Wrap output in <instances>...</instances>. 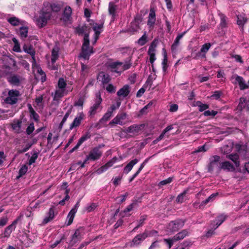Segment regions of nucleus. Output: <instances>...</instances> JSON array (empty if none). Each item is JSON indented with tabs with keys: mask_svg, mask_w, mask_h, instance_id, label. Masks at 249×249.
I'll use <instances>...</instances> for the list:
<instances>
[{
	"mask_svg": "<svg viewBox=\"0 0 249 249\" xmlns=\"http://www.w3.org/2000/svg\"><path fill=\"white\" fill-rule=\"evenodd\" d=\"M85 233V228L83 227H80L76 229L71 235L70 239L66 242L68 248H71L79 243L83 239Z\"/></svg>",
	"mask_w": 249,
	"mask_h": 249,
	"instance_id": "1",
	"label": "nucleus"
},
{
	"mask_svg": "<svg viewBox=\"0 0 249 249\" xmlns=\"http://www.w3.org/2000/svg\"><path fill=\"white\" fill-rule=\"evenodd\" d=\"M52 16V14L50 12L49 9H47L43 5V7L39 12V15L36 20V25L40 28L44 27L51 19Z\"/></svg>",
	"mask_w": 249,
	"mask_h": 249,
	"instance_id": "2",
	"label": "nucleus"
},
{
	"mask_svg": "<svg viewBox=\"0 0 249 249\" xmlns=\"http://www.w3.org/2000/svg\"><path fill=\"white\" fill-rule=\"evenodd\" d=\"M210 162L208 165V171L213 173L215 171L219 173L220 171L221 161L219 156L215 155L211 156L209 159Z\"/></svg>",
	"mask_w": 249,
	"mask_h": 249,
	"instance_id": "3",
	"label": "nucleus"
},
{
	"mask_svg": "<svg viewBox=\"0 0 249 249\" xmlns=\"http://www.w3.org/2000/svg\"><path fill=\"white\" fill-rule=\"evenodd\" d=\"M96 97L94 104L90 107L89 111L88 113L89 116H94L97 112L101 111L102 109V106H101L102 99L100 92L96 94Z\"/></svg>",
	"mask_w": 249,
	"mask_h": 249,
	"instance_id": "4",
	"label": "nucleus"
},
{
	"mask_svg": "<svg viewBox=\"0 0 249 249\" xmlns=\"http://www.w3.org/2000/svg\"><path fill=\"white\" fill-rule=\"evenodd\" d=\"M20 96L19 91L16 89L10 90L8 92L7 97L4 99L6 104L14 105L18 102V98Z\"/></svg>",
	"mask_w": 249,
	"mask_h": 249,
	"instance_id": "5",
	"label": "nucleus"
},
{
	"mask_svg": "<svg viewBox=\"0 0 249 249\" xmlns=\"http://www.w3.org/2000/svg\"><path fill=\"white\" fill-rule=\"evenodd\" d=\"M43 5L49 9L50 12L52 14V12L58 13L60 12L64 7V3L62 1L57 2L50 3L49 2H44Z\"/></svg>",
	"mask_w": 249,
	"mask_h": 249,
	"instance_id": "6",
	"label": "nucleus"
},
{
	"mask_svg": "<svg viewBox=\"0 0 249 249\" xmlns=\"http://www.w3.org/2000/svg\"><path fill=\"white\" fill-rule=\"evenodd\" d=\"M185 222V220L182 219H177L176 220L172 221L169 224V229L172 232H177L179 229L183 228Z\"/></svg>",
	"mask_w": 249,
	"mask_h": 249,
	"instance_id": "7",
	"label": "nucleus"
},
{
	"mask_svg": "<svg viewBox=\"0 0 249 249\" xmlns=\"http://www.w3.org/2000/svg\"><path fill=\"white\" fill-rule=\"evenodd\" d=\"M93 53L92 47H90L89 45H82L81 52L79 54V57H82L85 60H88L89 56Z\"/></svg>",
	"mask_w": 249,
	"mask_h": 249,
	"instance_id": "8",
	"label": "nucleus"
},
{
	"mask_svg": "<svg viewBox=\"0 0 249 249\" xmlns=\"http://www.w3.org/2000/svg\"><path fill=\"white\" fill-rule=\"evenodd\" d=\"M102 155V152L99 147H96L93 148L88 155V158L90 159V160L95 161L100 159Z\"/></svg>",
	"mask_w": 249,
	"mask_h": 249,
	"instance_id": "9",
	"label": "nucleus"
},
{
	"mask_svg": "<svg viewBox=\"0 0 249 249\" xmlns=\"http://www.w3.org/2000/svg\"><path fill=\"white\" fill-rule=\"evenodd\" d=\"M126 114L123 112L117 115L109 123V125L113 124H119L123 125L124 124V121L126 119Z\"/></svg>",
	"mask_w": 249,
	"mask_h": 249,
	"instance_id": "10",
	"label": "nucleus"
},
{
	"mask_svg": "<svg viewBox=\"0 0 249 249\" xmlns=\"http://www.w3.org/2000/svg\"><path fill=\"white\" fill-rule=\"evenodd\" d=\"M123 65V62L116 61L114 62L110 63L108 65V68L110 70V71L112 72H115L120 75L121 72V66Z\"/></svg>",
	"mask_w": 249,
	"mask_h": 249,
	"instance_id": "11",
	"label": "nucleus"
},
{
	"mask_svg": "<svg viewBox=\"0 0 249 249\" xmlns=\"http://www.w3.org/2000/svg\"><path fill=\"white\" fill-rule=\"evenodd\" d=\"M72 9L70 6H66L63 11L61 19L65 22H68L71 19Z\"/></svg>",
	"mask_w": 249,
	"mask_h": 249,
	"instance_id": "12",
	"label": "nucleus"
},
{
	"mask_svg": "<svg viewBox=\"0 0 249 249\" xmlns=\"http://www.w3.org/2000/svg\"><path fill=\"white\" fill-rule=\"evenodd\" d=\"M146 236L144 232L137 234L133 239L130 246L132 247L140 245L146 239Z\"/></svg>",
	"mask_w": 249,
	"mask_h": 249,
	"instance_id": "13",
	"label": "nucleus"
},
{
	"mask_svg": "<svg viewBox=\"0 0 249 249\" xmlns=\"http://www.w3.org/2000/svg\"><path fill=\"white\" fill-rule=\"evenodd\" d=\"M55 217L54 208L53 207H51L48 212L47 213V216L43 219L42 224L45 225L53 220Z\"/></svg>",
	"mask_w": 249,
	"mask_h": 249,
	"instance_id": "14",
	"label": "nucleus"
},
{
	"mask_svg": "<svg viewBox=\"0 0 249 249\" xmlns=\"http://www.w3.org/2000/svg\"><path fill=\"white\" fill-rule=\"evenodd\" d=\"M104 22H101L100 24L95 23L93 27V30L95 32L94 34V41L93 43H95L99 38V35L102 31L103 28Z\"/></svg>",
	"mask_w": 249,
	"mask_h": 249,
	"instance_id": "15",
	"label": "nucleus"
},
{
	"mask_svg": "<svg viewBox=\"0 0 249 249\" xmlns=\"http://www.w3.org/2000/svg\"><path fill=\"white\" fill-rule=\"evenodd\" d=\"M23 50L25 52L30 54L32 56L33 65H35L36 63L35 59V51L33 47L31 45H24L23 46Z\"/></svg>",
	"mask_w": 249,
	"mask_h": 249,
	"instance_id": "16",
	"label": "nucleus"
},
{
	"mask_svg": "<svg viewBox=\"0 0 249 249\" xmlns=\"http://www.w3.org/2000/svg\"><path fill=\"white\" fill-rule=\"evenodd\" d=\"M84 116L83 112L79 113L78 116L75 118L70 125V129L72 130L73 128L78 126L80 124L81 121L83 120Z\"/></svg>",
	"mask_w": 249,
	"mask_h": 249,
	"instance_id": "17",
	"label": "nucleus"
},
{
	"mask_svg": "<svg viewBox=\"0 0 249 249\" xmlns=\"http://www.w3.org/2000/svg\"><path fill=\"white\" fill-rule=\"evenodd\" d=\"M9 83L12 85L18 86L21 81V77L15 74H10V76L7 78Z\"/></svg>",
	"mask_w": 249,
	"mask_h": 249,
	"instance_id": "18",
	"label": "nucleus"
},
{
	"mask_svg": "<svg viewBox=\"0 0 249 249\" xmlns=\"http://www.w3.org/2000/svg\"><path fill=\"white\" fill-rule=\"evenodd\" d=\"M130 88L128 85H125L120 89L117 92V95L119 97L125 98L128 95L130 92Z\"/></svg>",
	"mask_w": 249,
	"mask_h": 249,
	"instance_id": "19",
	"label": "nucleus"
},
{
	"mask_svg": "<svg viewBox=\"0 0 249 249\" xmlns=\"http://www.w3.org/2000/svg\"><path fill=\"white\" fill-rule=\"evenodd\" d=\"M156 21V14L153 8H151L148 17L147 24L150 27H153Z\"/></svg>",
	"mask_w": 249,
	"mask_h": 249,
	"instance_id": "20",
	"label": "nucleus"
},
{
	"mask_svg": "<svg viewBox=\"0 0 249 249\" xmlns=\"http://www.w3.org/2000/svg\"><path fill=\"white\" fill-rule=\"evenodd\" d=\"M211 46L210 43H207L202 45L200 52H199L196 56L202 58H206V53L209 51Z\"/></svg>",
	"mask_w": 249,
	"mask_h": 249,
	"instance_id": "21",
	"label": "nucleus"
},
{
	"mask_svg": "<svg viewBox=\"0 0 249 249\" xmlns=\"http://www.w3.org/2000/svg\"><path fill=\"white\" fill-rule=\"evenodd\" d=\"M190 231L188 229L182 230L181 231L177 233L173 236V239L175 241H178L184 239L185 237L188 236Z\"/></svg>",
	"mask_w": 249,
	"mask_h": 249,
	"instance_id": "22",
	"label": "nucleus"
},
{
	"mask_svg": "<svg viewBox=\"0 0 249 249\" xmlns=\"http://www.w3.org/2000/svg\"><path fill=\"white\" fill-rule=\"evenodd\" d=\"M143 124H133L125 129L124 131L126 133H130L136 134L139 132V131L141 129V127L142 126Z\"/></svg>",
	"mask_w": 249,
	"mask_h": 249,
	"instance_id": "23",
	"label": "nucleus"
},
{
	"mask_svg": "<svg viewBox=\"0 0 249 249\" xmlns=\"http://www.w3.org/2000/svg\"><path fill=\"white\" fill-rule=\"evenodd\" d=\"M115 109V106L113 105H112L108 109L107 112L104 115L103 117L100 119V122L102 123L107 121L112 116V112Z\"/></svg>",
	"mask_w": 249,
	"mask_h": 249,
	"instance_id": "24",
	"label": "nucleus"
},
{
	"mask_svg": "<svg viewBox=\"0 0 249 249\" xmlns=\"http://www.w3.org/2000/svg\"><path fill=\"white\" fill-rule=\"evenodd\" d=\"M90 137V135L89 133H87L86 135L82 136L78 140L77 144L73 148L70 150L69 153H72L75 150H77L79 147V146L82 144V143L86 141L87 139H89Z\"/></svg>",
	"mask_w": 249,
	"mask_h": 249,
	"instance_id": "25",
	"label": "nucleus"
},
{
	"mask_svg": "<svg viewBox=\"0 0 249 249\" xmlns=\"http://www.w3.org/2000/svg\"><path fill=\"white\" fill-rule=\"evenodd\" d=\"M239 154L245 158H249V148L246 145H240L238 147Z\"/></svg>",
	"mask_w": 249,
	"mask_h": 249,
	"instance_id": "26",
	"label": "nucleus"
},
{
	"mask_svg": "<svg viewBox=\"0 0 249 249\" xmlns=\"http://www.w3.org/2000/svg\"><path fill=\"white\" fill-rule=\"evenodd\" d=\"M78 209L73 207L69 213L67 215V219H68V221L67 224V226H69L73 222L74 217L75 216V214L77 211Z\"/></svg>",
	"mask_w": 249,
	"mask_h": 249,
	"instance_id": "27",
	"label": "nucleus"
},
{
	"mask_svg": "<svg viewBox=\"0 0 249 249\" xmlns=\"http://www.w3.org/2000/svg\"><path fill=\"white\" fill-rule=\"evenodd\" d=\"M223 169L227 171H232L235 168L233 165L229 161L221 162L220 170Z\"/></svg>",
	"mask_w": 249,
	"mask_h": 249,
	"instance_id": "28",
	"label": "nucleus"
},
{
	"mask_svg": "<svg viewBox=\"0 0 249 249\" xmlns=\"http://www.w3.org/2000/svg\"><path fill=\"white\" fill-rule=\"evenodd\" d=\"M235 80L238 82L241 90H244L249 88L248 85L246 83L243 78L240 76H237Z\"/></svg>",
	"mask_w": 249,
	"mask_h": 249,
	"instance_id": "29",
	"label": "nucleus"
},
{
	"mask_svg": "<svg viewBox=\"0 0 249 249\" xmlns=\"http://www.w3.org/2000/svg\"><path fill=\"white\" fill-rule=\"evenodd\" d=\"M138 161H139V160L137 159L132 160L124 168V172L125 174H127L129 172H130L132 170V169L133 167L134 166V165H135L136 163H137Z\"/></svg>",
	"mask_w": 249,
	"mask_h": 249,
	"instance_id": "30",
	"label": "nucleus"
},
{
	"mask_svg": "<svg viewBox=\"0 0 249 249\" xmlns=\"http://www.w3.org/2000/svg\"><path fill=\"white\" fill-rule=\"evenodd\" d=\"M248 18L244 14L237 15V24L243 28L244 25L247 22Z\"/></svg>",
	"mask_w": 249,
	"mask_h": 249,
	"instance_id": "31",
	"label": "nucleus"
},
{
	"mask_svg": "<svg viewBox=\"0 0 249 249\" xmlns=\"http://www.w3.org/2000/svg\"><path fill=\"white\" fill-rule=\"evenodd\" d=\"M22 121L20 120H15L11 124L12 128L16 133H19L21 127Z\"/></svg>",
	"mask_w": 249,
	"mask_h": 249,
	"instance_id": "32",
	"label": "nucleus"
},
{
	"mask_svg": "<svg viewBox=\"0 0 249 249\" xmlns=\"http://www.w3.org/2000/svg\"><path fill=\"white\" fill-rule=\"evenodd\" d=\"M163 55V59L162 62V70L163 71H166L168 67L167 62H168V57L167 53L166 51V50L163 48L162 49Z\"/></svg>",
	"mask_w": 249,
	"mask_h": 249,
	"instance_id": "33",
	"label": "nucleus"
},
{
	"mask_svg": "<svg viewBox=\"0 0 249 249\" xmlns=\"http://www.w3.org/2000/svg\"><path fill=\"white\" fill-rule=\"evenodd\" d=\"M185 33H186V32H184L180 34H179L177 36V37L176 38V39L174 41V42L173 43V44L172 45V50H175L177 48L179 44L180 39L183 36L185 35Z\"/></svg>",
	"mask_w": 249,
	"mask_h": 249,
	"instance_id": "34",
	"label": "nucleus"
},
{
	"mask_svg": "<svg viewBox=\"0 0 249 249\" xmlns=\"http://www.w3.org/2000/svg\"><path fill=\"white\" fill-rule=\"evenodd\" d=\"M150 158L151 157H149L144 160V161L142 163L140 167L138 169V171L133 175L132 177L130 179V181L133 180L138 175V174L140 173V172L141 171V170L142 169V168L144 167L145 164L147 163Z\"/></svg>",
	"mask_w": 249,
	"mask_h": 249,
	"instance_id": "35",
	"label": "nucleus"
},
{
	"mask_svg": "<svg viewBox=\"0 0 249 249\" xmlns=\"http://www.w3.org/2000/svg\"><path fill=\"white\" fill-rule=\"evenodd\" d=\"M28 33V28L27 27L22 26L19 28V34L20 37L24 39L27 37Z\"/></svg>",
	"mask_w": 249,
	"mask_h": 249,
	"instance_id": "36",
	"label": "nucleus"
},
{
	"mask_svg": "<svg viewBox=\"0 0 249 249\" xmlns=\"http://www.w3.org/2000/svg\"><path fill=\"white\" fill-rule=\"evenodd\" d=\"M218 193H214L210 195L207 199H206L205 200L203 201L201 203V206L206 205L208 203L211 202H213L216 196H217Z\"/></svg>",
	"mask_w": 249,
	"mask_h": 249,
	"instance_id": "37",
	"label": "nucleus"
},
{
	"mask_svg": "<svg viewBox=\"0 0 249 249\" xmlns=\"http://www.w3.org/2000/svg\"><path fill=\"white\" fill-rule=\"evenodd\" d=\"M237 109L240 111L244 109H247V101L245 98L242 97L240 99V102L237 106Z\"/></svg>",
	"mask_w": 249,
	"mask_h": 249,
	"instance_id": "38",
	"label": "nucleus"
},
{
	"mask_svg": "<svg viewBox=\"0 0 249 249\" xmlns=\"http://www.w3.org/2000/svg\"><path fill=\"white\" fill-rule=\"evenodd\" d=\"M69 233L65 232L64 234L62 235L61 238L59 240L55 241L51 246V248H55L58 244H59L61 242L64 240H66L67 237L68 236Z\"/></svg>",
	"mask_w": 249,
	"mask_h": 249,
	"instance_id": "39",
	"label": "nucleus"
},
{
	"mask_svg": "<svg viewBox=\"0 0 249 249\" xmlns=\"http://www.w3.org/2000/svg\"><path fill=\"white\" fill-rule=\"evenodd\" d=\"M7 21L10 24H11L12 26H18L20 24V20L18 18H17L15 17H11V18H8Z\"/></svg>",
	"mask_w": 249,
	"mask_h": 249,
	"instance_id": "40",
	"label": "nucleus"
},
{
	"mask_svg": "<svg viewBox=\"0 0 249 249\" xmlns=\"http://www.w3.org/2000/svg\"><path fill=\"white\" fill-rule=\"evenodd\" d=\"M140 29L139 25H137V24L131 22V25L128 29V32H129L132 34H134L135 33L137 32Z\"/></svg>",
	"mask_w": 249,
	"mask_h": 249,
	"instance_id": "41",
	"label": "nucleus"
},
{
	"mask_svg": "<svg viewBox=\"0 0 249 249\" xmlns=\"http://www.w3.org/2000/svg\"><path fill=\"white\" fill-rule=\"evenodd\" d=\"M227 216L223 214H221L216 217L215 219L214 222L217 225L216 228L219 226L226 219Z\"/></svg>",
	"mask_w": 249,
	"mask_h": 249,
	"instance_id": "42",
	"label": "nucleus"
},
{
	"mask_svg": "<svg viewBox=\"0 0 249 249\" xmlns=\"http://www.w3.org/2000/svg\"><path fill=\"white\" fill-rule=\"evenodd\" d=\"M228 158L229 159H230L234 162V164L236 165V167L239 166V155L237 154H230L228 156Z\"/></svg>",
	"mask_w": 249,
	"mask_h": 249,
	"instance_id": "43",
	"label": "nucleus"
},
{
	"mask_svg": "<svg viewBox=\"0 0 249 249\" xmlns=\"http://www.w3.org/2000/svg\"><path fill=\"white\" fill-rule=\"evenodd\" d=\"M144 234H146V238L148 237H156L158 236V231H157L152 230L151 231H148L145 230L144 231Z\"/></svg>",
	"mask_w": 249,
	"mask_h": 249,
	"instance_id": "44",
	"label": "nucleus"
},
{
	"mask_svg": "<svg viewBox=\"0 0 249 249\" xmlns=\"http://www.w3.org/2000/svg\"><path fill=\"white\" fill-rule=\"evenodd\" d=\"M132 65V63H131V60L129 58H128L127 61H125L124 64L123 63L122 66H121V72L127 70L129 69Z\"/></svg>",
	"mask_w": 249,
	"mask_h": 249,
	"instance_id": "45",
	"label": "nucleus"
},
{
	"mask_svg": "<svg viewBox=\"0 0 249 249\" xmlns=\"http://www.w3.org/2000/svg\"><path fill=\"white\" fill-rule=\"evenodd\" d=\"M58 57V51L57 48H53L52 51L51 62L54 63Z\"/></svg>",
	"mask_w": 249,
	"mask_h": 249,
	"instance_id": "46",
	"label": "nucleus"
},
{
	"mask_svg": "<svg viewBox=\"0 0 249 249\" xmlns=\"http://www.w3.org/2000/svg\"><path fill=\"white\" fill-rule=\"evenodd\" d=\"M220 18V26L221 28H225L227 26L226 17L223 14L220 13L219 14Z\"/></svg>",
	"mask_w": 249,
	"mask_h": 249,
	"instance_id": "47",
	"label": "nucleus"
},
{
	"mask_svg": "<svg viewBox=\"0 0 249 249\" xmlns=\"http://www.w3.org/2000/svg\"><path fill=\"white\" fill-rule=\"evenodd\" d=\"M15 230L14 228H13L10 225L8 226L4 230L3 232V236L4 237H9L10 236L11 233L13 231Z\"/></svg>",
	"mask_w": 249,
	"mask_h": 249,
	"instance_id": "48",
	"label": "nucleus"
},
{
	"mask_svg": "<svg viewBox=\"0 0 249 249\" xmlns=\"http://www.w3.org/2000/svg\"><path fill=\"white\" fill-rule=\"evenodd\" d=\"M70 192V189H66L65 190V194L66 195L65 197L62 199L61 201L59 202V204L62 206H64L65 204L66 201H68L70 199V196H69V193Z\"/></svg>",
	"mask_w": 249,
	"mask_h": 249,
	"instance_id": "49",
	"label": "nucleus"
},
{
	"mask_svg": "<svg viewBox=\"0 0 249 249\" xmlns=\"http://www.w3.org/2000/svg\"><path fill=\"white\" fill-rule=\"evenodd\" d=\"M128 196V193H125L124 195H120L119 196H117L116 198V201L118 203H123L124 201L126 200V197H127Z\"/></svg>",
	"mask_w": 249,
	"mask_h": 249,
	"instance_id": "50",
	"label": "nucleus"
},
{
	"mask_svg": "<svg viewBox=\"0 0 249 249\" xmlns=\"http://www.w3.org/2000/svg\"><path fill=\"white\" fill-rule=\"evenodd\" d=\"M116 10V5H114L112 2H109V7H108V11L109 14L112 15L113 17L115 16V11Z\"/></svg>",
	"mask_w": 249,
	"mask_h": 249,
	"instance_id": "51",
	"label": "nucleus"
},
{
	"mask_svg": "<svg viewBox=\"0 0 249 249\" xmlns=\"http://www.w3.org/2000/svg\"><path fill=\"white\" fill-rule=\"evenodd\" d=\"M64 90L61 89H59L58 90H56L55 91L54 97H53V100H57L58 99L62 97L63 96V93H64Z\"/></svg>",
	"mask_w": 249,
	"mask_h": 249,
	"instance_id": "52",
	"label": "nucleus"
},
{
	"mask_svg": "<svg viewBox=\"0 0 249 249\" xmlns=\"http://www.w3.org/2000/svg\"><path fill=\"white\" fill-rule=\"evenodd\" d=\"M155 52L156 51L149 50L148 51V54L149 56V61L151 64H153L156 59L155 56Z\"/></svg>",
	"mask_w": 249,
	"mask_h": 249,
	"instance_id": "53",
	"label": "nucleus"
},
{
	"mask_svg": "<svg viewBox=\"0 0 249 249\" xmlns=\"http://www.w3.org/2000/svg\"><path fill=\"white\" fill-rule=\"evenodd\" d=\"M81 76L85 77L88 72L89 68L83 63H81Z\"/></svg>",
	"mask_w": 249,
	"mask_h": 249,
	"instance_id": "54",
	"label": "nucleus"
},
{
	"mask_svg": "<svg viewBox=\"0 0 249 249\" xmlns=\"http://www.w3.org/2000/svg\"><path fill=\"white\" fill-rule=\"evenodd\" d=\"M103 75L101 76L102 78V83L103 84H107L109 83L111 80L109 75L107 74H105L103 72L102 73Z\"/></svg>",
	"mask_w": 249,
	"mask_h": 249,
	"instance_id": "55",
	"label": "nucleus"
},
{
	"mask_svg": "<svg viewBox=\"0 0 249 249\" xmlns=\"http://www.w3.org/2000/svg\"><path fill=\"white\" fill-rule=\"evenodd\" d=\"M196 105L199 107L200 111H203L209 108V106L207 104H202L201 102L198 101L196 102Z\"/></svg>",
	"mask_w": 249,
	"mask_h": 249,
	"instance_id": "56",
	"label": "nucleus"
},
{
	"mask_svg": "<svg viewBox=\"0 0 249 249\" xmlns=\"http://www.w3.org/2000/svg\"><path fill=\"white\" fill-rule=\"evenodd\" d=\"M147 42V36L146 34L144 33V35L139 38L138 40L137 43L141 46L144 45Z\"/></svg>",
	"mask_w": 249,
	"mask_h": 249,
	"instance_id": "57",
	"label": "nucleus"
},
{
	"mask_svg": "<svg viewBox=\"0 0 249 249\" xmlns=\"http://www.w3.org/2000/svg\"><path fill=\"white\" fill-rule=\"evenodd\" d=\"M87 30V26L86 25L82 26H79L76 28L77 33L79 35H82Z\"/></svg>",
	"mask_w": 249,
	"mask_h": 249,
	"instance_id": "58",
	"label": "nucleus"
},
{
	"mask_svg": "<svg viewBox=\"0 0 249 249\" xmlns=\"http://www.w3.org/2000/svg\"><path fill=\"white\" fill-rule=\"evenodd\" d=\"M38 155V153L37 152H35L32 157L30 158V159L29 160L28 164L29 165H32L35 162L36 160L37 159Z\"/></svg>",
	"mask_w": 249,
	"mask_h": 249,
	"instance_id": "59",
	"label": "nucleus"
},
{
	"mask_svg": "<svg viewBox=\"0 0 249 249\" xmlns=\"http://www.w3.org/2000/svg\"><path fill=\"white\" fill-rule=\"evenodd\" d=\"M58 86L59 89H61L64 90V89L66 86V83L63 78H61L59 79L58 82Z\"/></svg>",
	"mask_w": 249,
	"mask_h": 249,
	"instance_id": "60",
	"label": "nucleus"
},
{
	"mask_svg": "<svg viewBox=\"0 0 249 249\" xmlns=\"http://www.w3.org/2000/svg\"><path fill=\"white\" fill-rule=\"evenodd\" d=\"M8 221V218L7 215L3 216L0 218V227L5 226Z\"/></svg>",
	"mask_w": 249,
	"mask_h": 249,
	"instance_id": "61",
	"label": "nucleus"
},
{
	"mask_svg": "<svg viewBox=\"0 0 249 249\" xmlns=\"http://www.w3.org/2000/svg\"><path fill=\"white\" fill-rule=\"evenodd\" d=\"M158 43V40L157 39H155L151 43L148 50L156 51V48L157 46V44Z\"/></svg>",
	"mask_w": 249,
	"mask_h": 249,
	"instance_id": "62",
	"label": "nucleus"
},
{
	"mask_svg": "<svg viewBox=\"0 0 249 249\" xmlns=\"http://www.w3.org/2000/svg\"><path fill=\"white\" fill-rule=\"evenodd\" d=\"M163 241L168 244L169 249L171 248L173 245L174 242H175L173 239V237L172 238H164L163 239Z\"/></svg>",
	"mask_w": 249,
	"mask_h": 249,
	"instance_id": "63",
	"label": "nucleus"
},
{
	"mask_svg": "<svg viewBox=\"0 0 249 249\" xmlns=\"http://www.w3.org/2000/svg\"><path fill=\"white\" fill-rule=\"evenodd\" d=\"M27 166L25 165L22 166L19 170V177H20L25 175L27 171Z\"/></svg>",
	"mask_w": 249,
	"mask_h": 249,
	"instance_id": "64",
	"label": "nucleus"
}]
</instances>
